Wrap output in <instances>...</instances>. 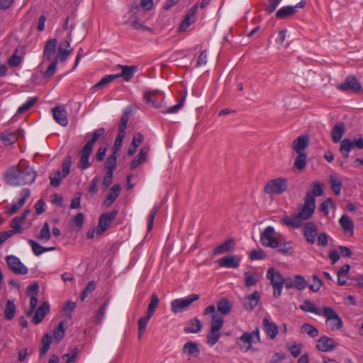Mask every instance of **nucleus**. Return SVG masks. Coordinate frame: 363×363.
<instances>
[{
  "label": "nucleus",
  "instance_id": "nucleus-29",
  "mask_svg": "<svg viewBox=\"0 0 363 363\" xmlns=\"http://www.w3.org/2000/svg\"><path fill=\"white\" fill-rule=\"evenodd\" d=\"M303 219L301 218V217L298 216V215L296 213L292 216H286L284 217L281 223L284 224L286 226H289L294 228H298L301 226L303 222Z\"/></svg>",
  "mask_w": 363,
  "mask_h": 363
},
{
  "label": "nucleus",
  "instance_id": "nucleus-10",
  "mask_svg": "<svg viewBox=\"0 0 363 363\" xmlns=\"http://www.w3.org/2000/svg\"><path fill=\"white\" fill-rule=\"evenodd\" d=\"M8 267L16 274L25 275L28 273V268L21 262L20 259L14 255H7L5 257Z\"/></svg>",
  "mask_w": 363,
  "mask_h": 363
},
{
  "label": "nucleus",
  "instance_id": "nucleus-36",
  "mask_svg": "<svg viewBox=\"0 0 363 363\" xmlns=\"http://www.w3.org/2000/svg\"><path fill=\"white\" fill-rule=\"evenodd\" d=\"M232 308V303L226 298H221L217 303V310L223 315H228Z\"/></svg>",
  "mask_w": 363,
  "mask_h": 363
},
{
  "label": "nucleus",
  "instance_id": "nucleus-3",
  "mask_svg": "<svg viewBox=\"0 0 363 363\" xmlns=\"http://www.w3.org/2000/svg\"><path fill=\"white\" fill-rule=\"evenodd\" d=\"M315 209V199L310 191L304 197L303 204L298 208L297 214L303 220H308L312 217Z\"/></svg>",
  "mask_w": 363,
  "mask_h": 363
},
{
  "label": "nucleus",
  "instance_id": "nucleus-38",
  "mask_svg": "<svg viewBox=\"0 0 363 363\" xmlns=\"http://www.w3.org/2000/svg\"><path fill=\"white\" fill-rule=\"evenodd\" d=\"M143 140V135L140 133L134 135L131 145L128 147V155L132 156L136 151L138 145L142 143Z\"/></svg>",
  "mask_w": 363,
  "mask_h": 363
},
{
  "label": "nucleus",
  "instance_id": "nucleus-62",
  "mask_svg": "<svg viewBox=\"0 0 363 363\" xmlns=\"http://www.w3.org/2000/svg\"><path fill=\"white\" fill-rule=\"evenodd\" d=\"M72 48L67 50L65 48H58V54L55 59H57V60H60V62H65L72 52Z\"/></svg>",
  "mask_w": 363,
  "mask_h": 363
},
{
  "label": "nucleus",
  "instance_id": "nucleus-31",
  "mask_svg": "<svg viewBox=\"0 0 363 363\" xmlns=\"http://www.w3.org/2000/svg\"><path fill=\"white\" fill-rule=\"evenodd\" d=\"M121 191V186L119 184L113 185L109 190L104 200V205L111 206L119 196Z\"/></svg>",
  "mask_w": 363,
  "mask_h": 363
},
{
  "label": "nucleus",
  "instance_id": "nucleus-57",
  "mask_svg": "<svg viewBox=\"0 0 363 363\" xmlns=\"http://www.w3.org/2000/svg\"><path fill=\"white\" fill-rule=\"evenodd\" d=\"M158 210H159L158 206L155 205L154 207L150 211L149 216H148V218H147V231H151L152 230L154 220H155V218L158 212Z\"/></svg>",
  "mask_w": 363,
  "mask_h": 363
},
{
  "label": "nucleus",
  "instance_id": "nucleus-1",
  "mask_svg": "<svg viewBox=\"0 0 363 363\" xmlns=\"http://www.w3.org/2000/svg\"><path fill=\"white\" fill-rule=\"evenodd\" d=\"M37 177L36 172L26 162H21L17 166L9 168L4 175L6 182L11 186L31 184Z\"/></svg>",
  "mask_w": 363,
  "mask_h": 363
},
{
  "label": "nucleus",
  "instance_id": "nucleus-60",
  "mask_svg": "<svg viewBox=\"0 0 363 363\" xmlns=\"http://www.w3.org/2000/svg\"><path fill=\"white\" fill-rule=\"evenodd\" d=\"M0 140L4 142L7 145L13 144L16 140L17 137L14 133H0Z\"/></svg>",
  "mask_w": 363,
  "mask_h": 363
},
{
  "label": "nucleus",
  "instance_id": "nucleus-21",
  "mask_svg": "<svg viewBox=\"0 0 363 363\" xmlns=\"http://www.w3.org/2000/svg\"><path fill=\"white\" fill-rule=\"evenodd\" d=\"M118 67L121 69V72L117 74L118 78H123L125 82H129L134 76L138 70V67L134 65L128 66L118 65Z\"/></svg>",
  "mask_w": 363,
  "mask_h": 363
},
{
  "label": "nucleus",
  "instance_id": "nucleus-40",
  "mask_svg": "<svg viewBox=\"0 0 363 363\" xmlns=\"http://www.w3.org/2000/svg\"><path fill=\"white\" fill-rule=\"evenodd\" d=\"M16 313V306L14 301L12 300H8L6 301L5 308H4V315L5 318L8 320H11L13 318Z\"/></svg>",
  "mask_w": 363,
  "mask_h": 363
},
{
  "label": "nucleus",
  "instance_id": "nucleus-8",
  "mask_svg": "<svg viewBox=\"0 0 363 363\" xmlns=\"http://www.w3.org/2000/svg\"><path fill=\"white\" fill-rule=\"evenodd\" d=\"M261 243L266 247L276 248L279 246V239L272 226L267 227L260 235Z\"/></svg>",
  "mask_w": 363,
  "mask_h": 363
},
{
  "label": "nucleus",
  "instance_id": "nucleus-25",
  "mask_svg": "<svg viewBox=\"0 0 363 363\" xmlns=\"http://www.w3.org/2000/svg\"><path fill=\"white\" fill-rule=\"evenodd\" d=\"M345 125L344 123L340 122L335 124L331 130V139L334 143L340 141L342 137L345 133Z\"/></svg>",
  "mask_w": 363,
  "mask_h": 363
},
{
  "label": "nucleus",
  "instance_id": "nucleus-35",
  "mask_svg": "<svg viewBox=\"0 0 363 363\" xmlns=\"http://www.w3.org/2000/svg\"><path fill=\"white\" fill-rule=\"evenodd\" d=\"M202 328L201 322L196 318L191 319L184 329L186 333H197Z\"/></svg>",
  "mask_w": 363,
  "mask_h": 363
},
{
  "label": "nucleus",
  "instance_id": "nucleus-56",
  "mask_svg": "<svg viewBox=\"0 0 363 363\" xmlns=\"http://www.w3.org/2000/svg\"><path fill=\"white\" fill-rule=\"evenodd\" d=\"M220 337V332L211 330L207 335L206 342L210 346H213L219 340Z\"/></svg>",
  "mask_w": 363,
  "mask_h": 363
},
{
  "label": "nucleus",
  "instance_id": "nucleus-19",
  "mask_svg": "<svg viewBox=\"0 0 363 363\" xmlns=\"http://www.w3.org/2000/svg\"><path fill=\"white\" fill-rule=\"evenodd\" d=\"M217 262L220 267L237 268L240 265V259L237 255H230L219 259Z\"/></svg>",
  "mask_w": 363,
  "mask_h": 363
},
{
  "label": "nucleus",
  "instance_id": "nucleus-53",
  "mask_svg": "<svg viewBox=\"0 0 363 363\" xmlns=\"http://www.w3.org/2000/svg\"><path fill=\"white\" fill-rule=\"evenodd\" d=\"M294 286L298 291H302L308 286V282L301 275H296L294 279Z\"/></svg>",
  "mask_w": 363,
  "mask_h": 363
},
{
  "label": "nucleus",
  "instance_id": "nucleus-18",
  "mask_svg": "<svg viewBox=\"0 0 363 363\" xmlns=\"http://www.w3.org/2000/svg\"><path fill=\"white\" fill-rule=\"evenodd\" d=\"M303 235L309 244H314L317 236L316 225L313 222H308L303 227Z\"/></svg>",
  "mask_w": 363,
  "mask_h": 363
},
{
  "label": "nucleus",
  "instance_id": "nucleus-28",
  "mask_svg": "<svg viewBox=\"0 0 363 363\" xmlns=\"http://www.w3.org/2000/svg\"><path fill=\"white\" fill-rule=\"evenodd\" d=\"M339 224L345 233H349L350 235L354 233V223L346 214L342 215L339 219Z\"/></svg>",
  "mask_w": 363,
  "mask_h": 363
},
{
  "label": "nucleus",
  "instance_id": "nucleus-14",
  "mask_svg": "<svg viewBox=\"0 0 363 363\" xmlns=\"http://www.w3.org/2000/svg\"><path fill=\"white\" fill-rule=\"evenodd\" d=\"M337 345L335 339L327 336H322L317 341L316 347L320 351L328 352L336 348Z\"/></svg>",
  "mask_w": 363,
  "mask_h": 363
},
{
  "label": "nucleus",
  "instance_id": "nucleus-16",
  "mask_svg": "<svg viewBox=\"0 0 363 363\" xmlns=\"http://www.w3.org/2000/svg\"><path fill=\"white\" fill-rule=\"evenodd\" d=\"M337 88L342 91L351 90L356 92L360 90L362 86L354 77L350 76L345 79V84H338Z\"/></svg>",
  "mask_w": 363,
  "mask_h": 363
},
{
  "label": "nucleus",
  "instance_id": "nucleus-30",
  "mask_svg": "<svg viewBox=\"0 0 363 363\" xmlns=\"http://www.w3.org/2000/svg\"><path fill=\"white\" fill-rule=\"evenodd\" d=\"M262 323L264 330L266 332V333L271 339H274L278 333V328L277 325L274 323L271 322L267 318L263 319Z\"/></svg>",
  "mask_w": 363,
  "mask_h": 363
},
{
  "label": "nucleus",
  "instance_id": "nucleus-32",
  "mask_svg": "<svg viewBox=\"0 0 363 363\" xmlns=\"http://www.w3.org/2000/svg\"><path fill=\"white\" fill-rule=\"evenodd\" d=\"M182 352L186 355H192L196 357L199 355L200 350L196 342L189 341L184 345Z\"/></svg>",
  "mask_w": 363,
  "mask_h": 363
},
{
  "label": "nucleus",
  "instance_id": "nucleus-41",
  "mask_svg": "<svg viewBox=\"0 0 363 363\" xmlns=\"http://www.w3.org/2000/svg\"><path fill=\"white\" fill-rule=\"evenodd\" d=\"M298 155L295 159L294 163V168L298 170H303L307 163V155L306 153H297Z\"/></svg>",
  "mask_w": 363,
  "mask_h": 363
},
{
  "label": "nucleus",
  "instance_id": "nucleus-22",
  "mask_svg": "<svg viewBox=\"0 0 363 363\" xmlns=\"http://www.w3.org/2000/svg\"><path fill=\"white\" fill-rule=\"evenodd\" d=\"M50 311V305L48 302H43L37 309L32 318V322L35 325L39 324L44 319L45 315Z\"/></svg>",
  "mask_w": 363,
  "mask_h": 363
},
{
  "label": "nucleus",
  "instance_id": "nucleus-4",
  "mask_svg": "<svg viewBox=\"0 0 363 363\" xmlns=\"http://www.w3.org/2000/svg\"><path fill=\"white\" fill-rule=\"evenodd\" d=\"M288 188V179L284 177H278L269 180L265 185L264 191L267 194H281L286 191Z\"/></svg>",
  "mask_w": 363,
  "mask_h": 363
},
{
  "label": "nucleus",
  "instance_id": "nucleus-5",
  "mask_svg": "<svg viewBox=\"0 0 363 363\" xmlns=\"http://www.w3.org/2000/svg\"><path fill=\"white\" fill-rule=\"evenodd\" d=\"M321 315L326 318V324L332 331L339 330L342 328L341 318L332 308L324 307Z\"/></svg>",
  "mask_w": 363,
  "mask_h": 363
},
{
  "label": "nucleus",
  "instance_id": "nucleus-59",
  "mask_svg": "<svg viewBox=\"0 0 363 363\" xmlns=\"http://www.w3.org/2000/svg\"><path fill=\"white\" fill-rule=\"evenodd\" d=\"M125 136V134L118 133V135L116 136V138L114 141V144L113 146V152L112 153H115L116 155H118V152H119V150L121 148L123 141Z\"/></svg>",
  "mask_w": 363,
  "mask_h": 363
},
{
  "label": "nucleus",
  "instance_id": "nucleus-43",
  "mask_svg": "<svg viewBox=\"0 0 363 363\" xmlns=\"http://www.w3.org/2000/svg\"><path fill=\"white\" fill-rule=\"evenodd\" d=\"M159 298L156 294H152L150 298V303L148 305L146 315L152 317L155 313L156 308L159 304Z\"/></svg>",
  "mask_w": 363,
  "mask_h": 363
},
{
  "label": "nucleus",
  "instance_id": "nucleus-44",
  "mask_svg": "<svg viewBox=\"0 0 363 363\" xmlns=\"http://www.w3.org/2000/svg\"><path fill=\"white\" fill-rule=\"evenodd\" d=\"M224 319L222 316L218 314L212 315V320L211 323V330L220 332L223 327Z\"/></svg>",
  "mask_w": 363,
  "mask_h": 363
},
{
  "label": "nucleus",
  "instance_id": "nucleus-37",
  "mask_svg": "<svg viewBox=\"0 0 363 363\" xmlns=\"http://www.w3.org/2000/svg\"><path fill=\"white\" fill-rule=\"evenodd\" d=\"M296 11V7L292 6H283L277 11L276 17L280 19L286 18L294 14Z\"/></svg>",
  "mask_w": 363,
  "mask_h": 363
},
{
  "label": "nucleus",
  "instance_id": "nucleus-48",
  "mask_svg": "<svg viewBox=\"0 0 363 363\" xmlns=\"http://www.w3.org/2000/svg\"><path fill=\"white\" fill-rule=\"evenodd\" d=\"M50 225L48 222H45L38 235L37 238L41 241H48L50 239Z\"/></svg>",
  "mask_w": 363,
  "mask_h": 363
},
{
  "label": "nucleus",
  "instance_id": "nucleus-54",
  "mask_svg": "<svg viewBox=\"0 0 363 363\" xmlns=\"http://www.w3.org/2000/svg\"><path fill=\"white\" fill-rule=\"evenodd\" d=\"M72 164V157L71 156H67L62 164V171L60 172V174L62 177H66L70 172V167Z\"/></svg>",
  "mask_w": 363,
  "mask_h": 363
},
{
  "label": "nucleus",
  "instance_id": "nucleus-2",
  "mask_svg": "<svg viewBox=\"0 0 363 363\" xmlns=\"http://www.w3.org/2000/svg\"><path fill=\"white\" fill-rule=\"evenodd\" d=\"M65 328L64 321H61L57 327L53 330V335L51 336L48 333L44 335L41 340L42 347L40 349V355H45L50 349L52 338L53 337L57 342H59L65 336Z\"/></svg>",
  "mask_w": 363,
  "mask_h": 363
},
{
  "label": "nucleus",
  "instance_id": "nucleus-27",
  "mask_svg": "<svg viewBox=\"0 0 363 363\" xmlns=\"http://www.w3.org/2000/svg\"><path fill=\"white\" fill-rule=\"evenodd\" d=\"M259 301V295L257 291L253 292L248 296L243 303L244 308L247 311H252Z\"/></svg>",
  "mask_w": 363,
  "mask_h": 363
},
{
  "label": "nucleus",
  "instance_id": "nucleus-6",
  "mask_svg": "<svg viewBox=\"0 0 363 363\" xmlns=\"http://www.w3.org/2000/svg\"><path fill=\"white\" fill-rule=\"evenodd\" d=\"M267 277L270 280L273 287V295L275 298L281 296L284 286V279L280 272H276L273 268H269L267 272Z\"/></svg>",
  "mask_w": 363,
  "mask_h": 363
},
{
  "label": "nucleus",
  "instance_id": "nucleus-7",
  "mask_svg": "<svg viewBox=\"0 0 363 363\" xmlns=\"http://www.w3.org/2000/svg\"><path fill=\"white\" fill-rule=\"evenodd\" d=\"M199 299V294H191L184 298H177L171 302V310L174 313L185 311L194 301Z\"/></svg>",
  "mask_w": 363,
  "mask_h": 363
},
{
  "label": "nucleus",
  "instance_id": "nucleus-42",
  "mask_svg": "<svg viewBox=\"0 0 363 363\" xmlns=\"http://www.w3.org/2000/svg\"><path fill=\"white\" fill-rule=\"evenodd\" d=\"M118 155L112 153L106 160L105 162L106 172H114L117 164Z\"/></svg>",
  "mask_w": 363,
  "mask_h": 363
},
{
  "label": "nucleus",
  "instance_id": "nucleus-20",
  "mask_svg": "<svg viewBox=\"0 0 363 363\" xmlns=\"http://www.w3.org/2000/svg\"><path fill=\"white\" fill-rule=\"evenodd\" d=\"M125 24L128 25L130 28L141 32L151 30V29L145 24L144 21L135 15L130 16V18L125 22Z\"/></svg>",
  "mask_w": 363,
  "mask_h": 363
},
{
  "label": "nucleus",
  "instance_id": "nucleus-51",
  "mask_svg": "<svg viewBox=\"0 0 363 363\" xmlns=\"http://www.w3.org/2000/svg\"><path fill=\"white\" fill-rule=\"evenodd\" d=\"M118 79L117 74L106 75L98 83H96L93 86V89L94 90H99L104 85L107 84L109 82H113L114 79Z\"/></svg>",
  "mask_w": 363,
  "mask_h": 363
},
{
  "label": "nucleus",
  "instance_id": "nucleus-55",
  "mask_svg": "<svg viewBox=\"0 0 363 363\" xmlns=\"http://www.w3.org/2000/svg\"><path fill=\"white\" fill-rule=\"evenodd\" d=\"M37 100H38L37 97L29 98L28 99V101L24 104L18 108L17 113L22 114V113H25L26 111H27L28 110H29L31 107L33 106V105L35 104Z\"/></svg>",
  "mask_w": 363,
  "mask_h": 363
},
{
  "label": "nucleus",
  "instance_id": "nucleus-39",
  "mask_svg": "<svg viewBox=\"0 0 363 363\" xmlns=\"http://www.w3.org/2000/svg\"><path fill=\"white\" fill-rule=\"evenodd\" d=\"M132 113V109L130 107H128L125 108V111L123 113V116L121 118L119 128H118V133H124L125 134V129L127 127V124L129 120L130 115Z\"/></svg>",
  "mask_w": 363,
  "mask_h": 363
},
{
  "label": "nucleus",
  "instance_id": "nucleus-23",
  "mask_svg": "<svg viewBox=\"0 0 363 363\" xmlns=\"http://www.w3.org/2000/svg\"><path fill=\"white\" fill-rule=\"evenodd\" d=\"M309 138L306 135L298 136L292 143V148L296 153H305L303 150L308 146Z\"/></svg>",
  "mask_w": 363,
  "mask_h": 363
},
{
  "label": "nucleus",
  "instance_id": "nucleus-15",
  "mask_svg": "<svg viewBox=\"0 0 363 363\" xmlns=\"http://www.w3.org/2000/svg\"><path fill=\"white\" fill-rule=\"evenodd\" d=\"M92 152V148L84 145L82 150H79V154L80 155L79 162L78 167L82 170L88 169L91 163L89 162L90 155Z\"/></svg>",
  "mask_w": 363,
  "mask_h": 363
},
{
  "label": "nucleus",
  "instance_id": "nucleus-49",
  "mask_svg": "<svg viewBox=\"0 0 363 363\" xmlns=\"http://www.w3.org/2000/svg\"><path fill=\"white\" fill-rule=\"evenodd\" d=\"M246 287L256 285L258 281V275L255 272H246L244 274Z\"/></svg>",
  "mask_w": 363,
  "mask_h": 363
},
{
  "label": "nucleus",
  "instance_id": "nucleus-63",
  "mask_svg": "<svg viewBox=\"0 0 363 363\" xmlns=\"http://www.w3.org/2000/svg\"><path fill=\"white\" fill-rule=\"evenodd\" d=\"M323 284L322 281L316 275L312 276V283L308 285L311 291L317 292L320 290Z\"/></svg>",
  "mask_w": 363,
  "mask_h": 363
},
{
  "label": "nucleus",
  "instance_id": "nucleus-64",
  "mask_svg": "<svg viewBox=\"0 0 363 363\" xmlns=\"http://www.w3.org/2000/svg\"><path fill=\"white\" fill-rule=\"evenodd\" d=\"M335 203L333 199L328 198L322 203L320 207V211H322L325 216H328L329 213V208H333Z\"/></svg>",
  "mask_w": 363,
  "mask_h": 363
},
{
  "label": "nucleus",
  "instance_id": "nucleus-24",
  "mask_svg": "<svg viewBox=\"0 0 363 363\" xmlns=\"http://www.w3.org/2000/svg\"><path fill=\"white\" fill-rule=\"evenodd\" d=\"M57 44V40L56 38L50 39L46 42L43 51V57L45 60H52V56L56 52Z\"/></svg>",
  "mask_w": 363,
  "mask_h": 363
},
{
  "label": "nucleus",
  "instance_id": "nucleus-61",
  "mask_svg": "<svg viewBox=\"0 0 363 363\" xmlns=\"http://www.w3.org/2000/svg\"><path fill=\"white\" fill-rule=\"evenodd\" d=\"M28 243L32 248V251L35 256H39L43 253V247L41 246L36 241L29 239L28 240Z\"/></svg>",
  "mask_w": 363,
  "mask_h": 363
},
{
  "label": "nucleus",
  "instance_id": "nucleus-12",
  "mask_svg": "<svg viewBox=\"0 0 363 363\" xmlns=\"http://www.w3.org/2000/svg\"><path fill=\"white\" fill-rule=\"evenodd\" d=\"M143 98L145 102L154 108H160L162 106L164 94L160 91L147 90L144 92Z\"/></svg>",
  "mask_w": 363,
  "mask_h": 363
},
{
  "label": "nucleus",
  "instance_id": "nucleus-58",
  "mask_svg": "<svg viewBox=\"0 0 363 363\" xmlns=\"http://www.w3.org/2000/svg\"><path fill=\"white\" fill-rule=\"evenodd\" d=\"M23 221V220L19 216L13 218L10 224L12 230H9V231H13L14 234L16 233H21Z\"/></svg>",
  "mask_w": 363,
  "mask_h": 363
},
{
  "label": "nucleus",
  "instance_id": "nucleus-26",
  "mask_svg": "<svg viewBox=\"0 0 363 363\" xmlns=\"http://www.w3.org/2000/svg\"><path fill=\"white\" fill-rule=\"evenodd\" d=\"M235 245V240L233 239H228L223 244L215 247L213 250V255L228 252L234 249Z\"/></svg>",
  "mask_w": 363,
  "mask_h": 363
},
{
  "label": "nucleus",
  "instance_id": "nucleus-11",
  "mask_svg": "<svg viewBox=\"0 0 363 363\" xmlns=\"http://www.w3.org/2000/svg\"><path fill=\"white\" fill-rule=\"evenodd\" d=\"M117 214L118 211L116 210L101 214L99 217L98 226L96 228V233L100 235L106 231L110 227Z\"/></svg>",
  "mask_w": 363,
  "mask_h": 363
},
{
  "label": "nucleus",
  "instance_id": "nucleus-46",
  "mask_svg": "<svg viewBox=\"0 0 363 363\" xmlns=\"http://www.w3.org/2000/svg\"><path fill=\"white\" fill-rule=\"evenodd\" d=\"M330 184L331 189L335 195H339L342 189V182L337 177L330 175Z\"/></svg>",
  "mask_w": 363,
  "mask_h": 363
},
{
  "label": "nucleus",
  "instance_id": "nucleus-50",
  "mask_svg": "<svg viewBox=\"0 0 363 363\" xmlns=\"http://www.w3.org/2000/svg\"><path fill=\"white\" fill-rule=\"evenodd\" d=\"M104 133H105V129L104 128H100L95 130L93 132L92 137H91V140L87 141V143L85 144V145L93 149V147H94V144L96 143V142Z\"/></svg>",
  "mask_w": 363,
  "mask_h": 363
},
{
  "label": "nucleus",
  "instance_id": "nucleus-33",
  "mask_svg": "<svg viewBox=\"0 0 363 363\" xmlns=\"http://www.w3.org/2000/svg\"><path fill=\"white\" fill-rule=\"evenodd\" d=\"M148 151L149 148L147 147H143L142 149H140L138 155L131 162L130 169L132 170L135 169L140 164L146 161L148 155Z\"/></svg>",
  "mask_w": 363,
  "mask_h": 363
},
{
  "label": "nucleus",
  "instance_id": "nucleus-34",
  "mask_svg": "<svg viewBox=\"0 0 363 363\" xmlns=\"http://www.w3.org/2000/svg\"><path fill=\"white\" fill-rule=\"evenodd\" d=\"M299 308L304 312L312 313L318 315L323 314V311H320L314 303L308 299L303 301Z\"/></svg>",
  "mask_w": 363,
  "mask_h": 363
},
{
  "label": "nucleus",
  "instance_id": "nucleus-52",
  "mask_svg": "<svg viewBox=\"0 0 363 363\" xmlns=\"http://www.w3.org/2000/svg\"><path fill=\"white\" fill-rule=\"evenodd\" d=\"M301 332L306 333L311 337H316L318 335V330L312 325L304 323L301 328Z\"/></svg>",
  "mask_w": 363,
  "mask_h": 363
},
{
  "label": "nucleus",
  "instance_id": "nucleus-47",
  "mask_svg": "<svg viewBox=\"0 0 363 363\" xmlns=\"http://www.w3.org/2000/svg\"><path fill=\"white\" fill-rule=\"evenodd\" d=\"M151 317L147 315H145L144 317L140 318L138 321V339H141L143 335H144L146 329V326L150 320Z\"/></svg>",
  "mask_w": 363,
  "mask_h": 363
},
{
  "label": "nucleus",
  "instance_id": "nucleus-9",
  "mask_svg": "<svg viewBox=\"0 0 363 363\" xmlns=\"http://www.w3.org/2000/svg\"><path fill=\"white\" fill-rule=\"evenodd\" d=\"M354 147L359 150L363 149V138L362 136L354 140H351L349 138L343 139L340 143L339 150L344 158H348L349 153Z\"/></svg>",
  "mask_w": 363,
  "mask_h": 363
},
{
  "label": "nucleus",
  "instance_id": "nucleus-45",
  "mask_svg": "<svg viewBox=\"0 0 363 363\" xmlns=\"http://www.w3.org/2000/svg\"><path fill=\"white\" fill-rule=\"evenodd\" d=\"M278 252L284 255H292L294 252L293 246L291 242H281L279 240Z\"/></svg>",
  "mask_w": 363,
  "mask_h": 363
},
{
  "label": "nucleus",
  "instance_id": "nucleus-13",
  "mask_svg": "<svg viewBox=\"0 0 363 363\" xmlns=\"http://www.w3.org/2000/svg\"><path fill=\"white\" fill-rule=\"evenodd\" d=\"M21 198L17 202L5 208V212L8 215L11 216L16 213L23 206L26 201L30 197V190L28 189H23L21 192Z\"/></svg>",
  "mask_w": 363,
  "mask_h": 363
},
{
  "label": "nucleus",
  "instance_id": "nucleus-17",
  "mask_svg": "<svg viewBox=\"0 0 363 363\" xmlns=\"http://www.w3.org/2000/svg\"><path fill=\"white\" fill-rule=\"evenodd\" d=\"M52 112L53 118L58 124L64 127L68 125L67 111L64 107L55 106L52 108Z\"/></svg>",
  "mask_w": 363,
  "mask_h": 363
}]
</instances>
